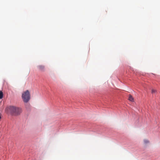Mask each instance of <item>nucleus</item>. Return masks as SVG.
Listing matches in <instances>:
<instances>
[{"label": "nucleus", "instance_id": "f257e3e1", "mask_svg": "<svg viewBox=\"0 0 160 160\" xmlns=\"http://www.w3.org/2000/svg\"><path fill=\"white\" fill-rule=\"evenodd\" d=\"M9 109L12 114L15 116L19 115L22 112L21 108L13 106H10L9 107Z\"/></svg>", "mask_w": 160, "mask_h": 160}, {"label": "nucleus", "instance_id": "f03ea898", "mask_svg": "<svg viewBox=\"0 0 160 160\" xmlns=\"http://www.w3.org/2000/svg\"><path fill=\"white\" fill-rule=\"evenodd\" d=\"M22 98L24 102H28L30 98V94L28 90H27L22 94Z\"/></svg>", "mask_w": 160, "mask_h": 160}, {"label": "nucleus", "instance_id": "7ed1b4c3", "mask_svg": "<svg viewBox=\"0 0 160 160\" xmlns=\"http://www.w3.org/2000/svg\"><path fill=\"white\" fill-rule=\"evenodd\" d=\"M38 68L41 71H44L45 68V67L44 66L42 65H40L38 66Z\"/></svg>", "mask_w": 160, "mask_h": 160}, {"label": "nucleus", "instance_id": "20e7f679", "mask_svg": "<svg viewBox=\"0 0 160 160\" xmlns=\"http://www.w3.org/2000/svg\"><path fill=\"white\" fill-rule=\"evenodd\" d=\"M128 98L129 100L131 101H133V98L131 95H129Z\"/></svg>", "mask_w": 160, "mask_h": 160}, {"label": "nucleus", "instance_id": "39448f33", "mask_svg": "<svg viewBox=\"0 0 160 160\" xmlns=\"http://www.w3.org/2000/svg\"><path fill=\"white\" fill-rule=\"evenodd\" d=\"M3 96V93L2 91H0V99H2Z\"/></svg>", "mask_w": 160, "mask_h": 160}, {"label": "nucleus", "instance_id": "423d86ee", "mask_svg": "<svg viewBox=\"0 0 160 160\" xmlns=\"http://www.w3.org/2000/svg\"><path fill=\"white\" fill-rule=\"evenodd\" d=\"M144 142L145 144H147L149 142V141L147 139H144Z\"/></svg>", "mask_w": 160, "mask_h": 160}, {"label": "nucleus", "instance_id": "0eeeda50", "mask_svg": "<svg viewBox=\"0 0 160 160\" xmlns=\"http://www.w3.org/2000/svg\"><path fill=\"white\" fill-rule=\"evenodd\" d=\"M156 92V90L152 89V93L153 94Z\"/></svg>", "mask_w": 160, "mask_h": 160}]
</instances>
